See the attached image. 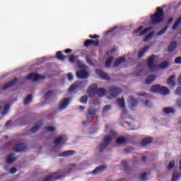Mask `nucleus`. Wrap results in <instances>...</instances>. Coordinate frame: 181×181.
<instances>
[{"label": "nucleus", "mask_w": 181, "mask_h": 181, "mask_svg": "<svg viewBox=\"0 0 181 181\" xmlns=\"http://www.w3.org/2000/svg\"><path fill=\"white\" fill-rule=\"evenodd\" d=\"M177 49V42L173 41L168 47L167 52L168 53H172V52H175Z\"/></svg>", "instance_id": "obj_20"}, {"label": "nucleus", "mask_w": 181, "mask_h": 181, "mask_svg": "<svg viewBox=\"0 0 181 181\" xmlns=\"http://www.w3.org/2000/svg\"><path fill=\"white\" fill-rule=\"evenodd\" d=\"M177 105L179 107V108H181V99H178L177 100Z\"/></svg>", "instance_id": "obj_61"}, {"label": "nucleus", "mask_w": 181, "mask_h": 181, "mask_svg": "<svg viewBox=\"0 0 181 181\" xmlns=\"http://www.w3.org/2000/svg\"><path fill=\"white\" fill-rule=\"evenodd\" d=\"M73 155H76V151L74 150H69L66 151L59 154L61 158H69V156H73Z\"/></svg>", "instance_id": "obj_19"}, {"label": "nucleus", "mask_w": 181, "mask_h": 181, "mask_svg": "<svg viewBox=\"0 0 181 181\" xmlns=\"http://www.w3.org/2000/svg\"><path fill=\"white\" fill-rule=\"evenodd\" d=\"M177 81L179 84H181V75L178 77Z\"/></svg>", "instance_id": "obj_64"}, {"label": "nucleus", "mask_w": 181, "mask_h": 181, "mask_svg": "<svg viewBox=\"0 0 181 181\" xmlns=\"http://www.w3.org/2000/svg\"><path fill=\"white\" fill-rule=\"evenodd\" d=\"M144 29V26H140L139 28L136 29L134 31H133V34L135 35L136 33H139Z\"/></svg>", "instance_id": "obj_51"}, {"label": "nucleus", "mask_w": 181, "mask_h": 181, "mask_svg": "<svg viewBox=\"0 0 181 181\" xmlns=\"http://www.w3.org/2000/svg\"><path fill=\"white\" fill-rule=\"evenodd\" d=\"M117 136V133L114 131H110V136H107L104 138L103 143H102L99 146V151L100 152H103L107 146L111 144L112 141V139Z\"/></svg>", "instance_id": "obj_3"}, {"label": "nucleus", "mask_w": 181, "mask_h": 181, "mask_svg": "<svg viewBox=\"0 0 181 181\" xmlns=\"http://www.w3.org/2000/svg\"><path fill=\"white\" fill-rule=\"evenodd\" d=\"M97 83H93L89 87L88 90L86 91L88 97L91 98L95 95L97 90H98L97 89Z\"/></svg>", "instance_id": "obj_10"}, {"label": "nucleus", "mask_w": 181, "mask_h": 181, "mask_svg": "<svg viewBox=\"0 0 181 181\" xmlns=\"http://www.w3.org/2000/svg\"><path fill=\"white\" fill-rule=\"evenodd\" d=\"M76 59H77V57H76V56L73 55L69 58V62L70 63H76Z\"/></svg>", "instance_id": "obj_52"}, {"label": "nucleus", "mask_w": 181, "mask_h": 181, "mask_svg": "<svg viewBox=\"0 0 181 181\" xmlns=\"http://www.w3.org/2000/svg\"><path fill=\"white\" fill-rule=\"evenodd\" d=\"M151 90L153 93L162 94V95H168L170 93L168 87L161 86L159 84L152 86Z\"/></svg>", "instance_id": "obj_4"}, {"label": "nucleus", "mask_w": 181, "mask_h": 181, "mask_svg": "<svg viewBox=\"0 0 181 181\" xmlns=\"http://www.w3.org/2000/svg\"><path fill=\"white\" fill-rule=\"evenodd\" d=\"M11 109V105L7 104L3 109L2 115H6L9 112V110Z\"/></svg>", "instance_id": "obj_38"}, {"label": "nucleus", "mask_w": 181, "mask_h": 181, "mask_svg": "<svg viewBox=\"0 0 181 181\" xmlns=\"http://www.w3.org/2000/svg\"><path fill=\"white\" fill-rule=\"evenodd\" d=\"M87 86V81H77L73 83L69 88V93H73L76 90H82Z\"/></svg>", "instance_id": "obj_5"}, {"label": "nucleus", "mask_w": 181, "mask_h": 181, "mask_svg": "<svg viewBox=\"0 0 181 181\" xmlns=\"http://www.w3.org/2000/svg\"><path fill=\"white\" fill-rule=\"evenodd\" d=\"M87 101H88V98L87 97V95H83L81 98V103L82 104H86Z\"/></svg>", "instance_id": "obj_47"}, {"label": "nucleus", "mask_w": 181, "mask_h": 181, "mask_svg": "<svg viewBox=\"0 0 181 181\" xmlns=\"http://www.w3.org/2000/svg\"><path fill=\"white\" fill-rule=\"evenodd\" d=\"M125 62V57H119L115 62L113 67H118L121 63H124Z\"/></svg>", "instance_id": "obj_25"}, {"label": "nucleus", "mask_w": 181, "mask_h": 181, "mask_svg": "<svg viewBox=\"0 0 181 181\" xmlns=\"http://www.w3.org/2000/svg\"><path fill=\"white\" fill-rule=\"evenodd\" d=\"M112 62H114V57H109L105 62L106 67H110Z\"/></svg>", "instance_id": "obj_37"}, {"label": "nucleus", "mask_w": 181, "mask_h": 181, "mask_svg": "<svg viewBox=\"0 0 181 181\" xmlns=\"http://www.w3.org/2000/svg\"><path fill=\"white\" fill-rule=\"evenodd\" d=\"M45 129L48 132H54V131H56V127L53 126H48V127H45Z\"/></svg>", "instance_id": "obj_45"}, {"label": "nucleus", "mask_w": 181, "mask_h": 181, "mask_svg": "<svg viewBox=\"0 0 181 181\" xmlns=\"http://www.w3.org/2000/svg\"><path fill=\"white\" fill-rule=\"evenodd\" d=\"M148 50H149V46H146L143 47L141 49H140L138 54L139 59H141V57H142V56H144V54H145V53H146Z\"/></svg>", "instance_id": "obj_23"}, {"label": "nucleus", "mask_w": 181, "mask_h": 181, "mask_svg": "<svg viewBox=\"0 0 181 181\" xmlns=\"http://www.w3.org/2000/svg\"><path fill=\"white\" fill-rule=\"evenodd\" d=\"M165 16V11L160 7L157 8V11L154 15H151V23L152 25H158V23H161L163 22V17Z\"/></svg>", "instance_id": "obj_2"}, {"label": "nucleus", "mask_w": 181, "mask_h": 181, "mask_svg": "<svg viewBox=\"0 0 181 181\" xmlns=\"http://www.w3.org/2000/svg\"><path fill=\"white\" fill-rule=\"evenodd\" d=\"M65 53H66V54H70V53H71V52H73V49H65Z\"/></svg>", "instance_id": "obj_60"}, {"label": "nucleus", "mask_w": 181, "mask_h": 181, "mask_svg": "<svg viewBox=\"0 0 181 181\" xmlns=\"http://www.w3.org/2000/svg\"><path fill=\"white\" fill-rule=\"evenodd\" d=\"M175 78L176 76L175 75L170 76V78L167 80V83L174 87V86L176 85V83H175V81H173Z\"/></svg>", "instance_id": "obj_26"}, {"label": "nucleus", "mask_w": 181, "mask_h": 181, "mask_svg": "<svg viewBox=\"0 0 181 181\" xmlns=\"http://www.w3.org/2000/svg\"><path fill=\"white\" fill-rule=\"evenodd\" d=\"M175 63L176 64H181V57H178L175 58Z\"/></svg>", "instance_id": "obj_54"}, {"label": "nucleus", "mask_w": 181, "mask_h": 181, "mask_svg": "<svg viewBox=\"0 0 181 181\" xmlns=\"http://www.w3.org/2000/svg\"><path fill=\"white\" fill-rule=\"evenodd\" d=\"M137 95H139V97H145V95H146V93L145 92L139 93H137Z\"/></svg>", "instance_id": "obj_59"}, {"label": "nucleus", "mask_w": 181, "mask_h": 181, "mask_svg": "<svg viewBox=\"0 0 181 181\" xmlns=\"http://www.w3.org/2000/svg\"><path fill=\"white\" fill-rule=\"evenodd\" d=\"M153 139L152 137H146L141 140V146H146L149 144H152Z\"/></svg>", "instance_id": "obj_22"}, {"label": "nucleus", "mask_w": 181, "mask_h": 181, "mask_svg": "<svg viewBox=\"0 0 181 181\" xmlns=\"http://www.w3.org/2000/svg\"><path fill=\"white\" fill-rule=\"evenodd\" d=\"M95 73L100 78H102V80H111V78H110L108 74L104 72V71L101 69H96Z\"/></svg>", "instance_id": "obj_12"}, {"label": "nucleus", "mask_w": 181, "mask_h": 181, "mask_svg": "<svg viewBox=\"0 0 181 181\" xmlns=\"http://www.w3.org/2000/svg\"><path fill=\"white\" fill-rule=\"evenodd\" d=\"M86 59L88 64H89L90 66H94V62H93V59H91V57H90V56H86Z\"/></svg>", "instance_id": "obj_46"}, {"label": "nucleus", "mask_w": 181, "mask_h": 181, "mask_svg": "<svg viewBox=\"0 0 181 181\" xmlns=\"http://www.w3.org/2000/svg\"><path fill=\"white\" fill-rule=\"evenodd\" d=\"M91 45L95 47H97L98 46H100V41H98V40H87L83 42V46L85 47H88L91 46Z\"/></svg>", "instance_id": "obj_13"}, {"label": "nucleus", "mask_w": 181, "mask_h": 181, "mask_svg": "<svg viewBox=\"0 0 181 181\" xmlns=\"http://www.w3.org/2000/svg\"><path fill=\"white\" fill-rule=\"evenodd\" d=\"M169 66H170L169 62L167 61H165L159 65V68L161 69L162 70H166V69H168Z\"/></svg>", "instance_id": "obj_31"}, {"label": "nucleus", "mask_w": 181, "mask_h": 181, "mask_svg": "<svg viewBox=\"0 0 181 181\" xmlns=\"http://www.w3.org/2000/svg\"><path fill=\"white\" fill-rule=\"evenodd\" d=\"M125 142H127V139H125L124 136L119 137L116 140V144H117V145L125 144Z\"/></svg>", "instance_id": "obj_35"}, {"label": "nucleus", "mask_w": 181, "mask_h": 181, "mask_svg": "<svg viewBox=\"0 0 181 181\" xmlns=\"http://www.w3.org/2000/svg\"><path fill=\"white\" fill-rule=\"evenodd\" d=\"M13 155H15V153H11L10 155L8 156L7 157V163H13V162H15V160H16V158H12V156H13Z\"/></svg>", "instance_id": "obj_33"}, {"label": "nucleus", "mask_w": 181, "mask_h": 181, "mask_svg": "<svg viewBox=\"0 0 181 181\" xmlns=\"http://www.w3.org/2000/svg\"><path fill=\"white\" fill-rule=\"evenodd\" d=\"M42 127H43V121L40 120L37 122L36 125L33 127L31 129L32 134H36V132H37V131H39Z\"/></svg>", "instance_id": "obj_18"}, {"label": "nucleus", "mask_w": 181, "mask_h": 181, "mask_svg": "<svg viewBox=\"0 0 181 181\" xmlns=\"http://www.w3.org/2000/svg\"><path fill=\"white\" fill-rule=\"evenodd\" d=\"M181 174L179 172H175L173 173V177L171 181H177L180 179Z\"/></svg>", "instance_id": "obj_30"}, {"label": "nucleus", "mask_w": 181, "mask_h": 181, "mask_svg": "<svg viewBox=\"0 0 181 181\" xmlns=\"http://www.w3.org/2000/svg\"><path fill=\"white\" fill-rule=\"evenodd\" d=\"M89 37L90 39H100V35H89Z\"/></svg>", "instance_id": "obj_56"}, {"label": "nucleus", "mask_w": 181, "mask_h": 181, "mask_svg": "<svg viewBox=\"0 0 181 181\" xmlns=\"http://www.w3.org/2000/svg\"><path fill=\"white\" fill-rule=\"evenodd\" d=\"M173 168H175V160H171L169 163L168 165V170H172V169H173Z\"/></svg>", "instance_id": "obj_48"}, {"label": "nucleus", "mask_w": 181, "mask_h": 181, "mask_svg": "<svg viewBox=\"0 0 181 181\" xmlns=\"http://www.w3.org/2000/svg\"><path fill=\"white\" fill-rule=\"evenodd\" d=\"M117 102L120 107H122L123 110L125 108V100L124 98H117Z\"/></svg>", "instance_id": "obj_32"}, {"label": "nucleus", "mask_w": 181, "mask_h": 181, "mask_svg": "<svg viewBox=\"0 0 181 181\" xmlns=\"http://www.w3.org/2000/svg\"><path fill=\"white\" fill-rule=\"evenodd\" d=\"M78 66L79 67V69H83L84 67V65H83V63H81V61L78 60L76 62Z\"/></svg>", "instance_id": "obj_57"}, {"label": "nucleus", "mask_w": 181, "mask_h": 181, "mask_svg": "<svg viewBox=\"0 0 181 181\" xmlns=\"http://www.w3.org/2000/svg\"><path fill=\"white\" fill-rule=\"evenodd\" d=\"M149 30H152V27L145 28L143 31L141 32L139 36H144V35H146Z\"/></svg>", "instance_id": "obj_44"}, {"label": "nucleus", "mask_w": 181, "mask_h": 181, "mask_svg": "<svg viewBox=\"0 0 181 181\" xmlns=\"http://www.w3.org/2000/svg\"><path fill=\"white\" fill-rule=\"evenodd\" d=\"M114 30H115V28H113L110 29V30L107 31L106 33H107V35H108V33H112V32H114Z\"/></svg>", "instance_id": "obj_62"}, {"label": "nucleus", "mask_w": 181, "mask_h": 181, "mask_svg": "<svg viewBox=\"0 0 181 181\" xmlns=\"http://www.w3.org/2000/svg\"><path fill=\"white\" fill-rule=\"evenodd\" d=\"M180 23H181V16L179 17L173 24L172 27L173 30H176L177 28H179V25H180Z\"/></svg>", "instance_id": "obj_28"}, {"label": "nucleus", "mask_w": 181, "mask_h": 181, "mask_svg": "<svg viewBox=\"0 0 181 181\" xmlns=\"http://www.w3.org/2000/svg\"><path fill=\"white\" fill-rule=\"evenodd\" d=\"M76 77L81 80H84L88 78V72L86 69H82L76 73Z\"/></svg>", "instance_id": "obj_14"}, {"label": "nucleus", "mask_w": 181, "mask_h": 181, "mask_svg": "<svg viewBox=\"0 0 181 181\" xmlns=\"http://www.w3.org/2000/svg\"><path fill=\"white\" fill-rule=\"evenodd\" d=\"M122 166L124 168V172H129V167L127 161H122Z\"/></svg>", "instance_id": "obj_40"}, {"label": "nucleus", "mask_w": 181, "mask_h": 181, "mask_svg": "<svg viewBox=\"0 0 181 181\" xmlns=\"http://www.w3.org/2000/svg\"><path fill=\"white\" fill-rule=\"evenodd\" d=\"M27 78L33 81H39V80H45L46 77L38 74L31 73L27 76Z\"/></svg>", "instance_id": "obj_9"}, {"label": "nucleus", "mask_w": 181, "mask_h": 181, "mask_svg": "<svg viewBox=\"0 0 181 181\" xmlns=\"http://www.w3.org/2000/svg\"><path fill=\"white\" fill-rule=\"evenodd\" d=\"M155 59H156V55L152 54L147 61V66L152 73L158 69V65L155 64Z\"/></svg>", "instance_id": "obj_6"}, {"label": "nucleus", "mask_w": 181, "mask_h": 181, "mask_svg": "<svg viewBox=\"0 0 181 181\" xmlns=\"http://www.w3.org/2000/svg\"><path fill=\"white\" fill-rule=\"evenodd\" d=\"M105 93H107V90L104 88H100L98 89V90H96V94L99 97H104V95L105 94Z\"/></svg>", "instance_id": "obj_27"}, {"label": "nucleus", "mask_w": 181, "mask_h": 181, "mask_svg": "<svg viewBox=\"0 0 181 181\" xmlns=\"http://www.w3.org/2000/svg\"><path fill=\"white\" fill-rule=\"evenodd\" d=\"M153 35H155V32H151L145 37L144 42H149L153 37Z\"/></svg>", "instance_id": "obj_36"}, {"label": "nucleus", "mask_w": 181, "mask_h": 181, "mask_svg": "<svg viewBox=\"0 0 181 181\" xmlns=\"http://www.w3.org/2000/svg\"><path fill=\"white\" fill-rule=\"evenodd\" d=\"M52 94H53L52 90H49L48 92L45 93L44 95L45 100H49V98H52Z\"/></svg>", "instance_id": "obj_41"}, {"label": "nucleus", "mask_w": 181, "mask_h": 181, "mask_svg": "<svg viewBox=\"0 0 181 181\" xmlns=\"http://www.w3.org/2000/svg\"><path fill=\"white\" fill-rule=\"evenodd\" d=\"M11 124H12V121L9 120V121L6 122V127H9L11 125Z\"/></svg>", "instance_id": "obj_63"}, {"label": "nucleus", "mask_w": 181, "mask_h": 181, "mask_svg": "<svg viewBox=\"0 0 181 181\" xmlns=\"http://www.w3.org/2000/svg\"><path fill=\"white\" fill-rule=\"evenodd\" d=\"M175 94L177 95H180L181 97V86L178 87L176 90H175Z\"/></svg>", "instance_id": "obj_53"}, {"label": "nucleus", "mask_w": 181, "mask_h": 181, "mask_svg": "<svg viewBox=\"0 0 181 181\" xmlns=\"http://www.w3.org/2000/svg\"><path fill=\"white\" fill-rule=\"evenodd\" d=\"M25 149H26V144L25 143L18 144L13 147L15 152H22Z\"/></svg>", "instance_id": "obj_17"}, {"label": "nucleus", "mask_w": 181, "mask_h": 181, "mask_svg": "<svg viewBox=\"0 0 181 181\" xmlns=\"http://www.w3.org/2000/svg\"><path fill=\"white\" fill-rule=\"evenodd\" d=\"M147 177H148V174H146V173H144L143 174L141 175L140 180L141 181H146Z\"/></svg>", "instance_id": "obj_49"}, {"label": "nucleus", "mask_w": 181, "mask_h": 181, "mask_svg": "<svg viewBox=\"0 0 181 181\" xmlns=\"http://www.w3.org/2000/svg\"><path fill=\"white\" fill-rule=\"evenodd\" d=\"M168 29H169V25H166L162 30H160L158 33H157L158 36H162V35H163V33H165L166 30H168Z\"/></svg>", "instance_id": "obj_43"}, {"label": "nucleus", "mask_w": 181, "mask_h": 181, "mask_svg": "<svg viewBox=\"0 0 181 181\" xmlns=\"http://www.w3.org/2000/svg\"><path fill=\"white\" fill-rule=\"evenodd\" d=\"M106 168H107L106 165L98 166L92 172V174L99 175V173H103V172H104V170H105Z\"/></svg>", "instance_id": "obj_21"}, {"label": "nucleus", "mask_w": 181, "mask_h": 181, "mask_svg": "<svg viewBox=\"0 0 181 181\" xmlns=\"http://www.w3.org/2000/svg\"><path fill=\"white\" fill-rule=\"evenodd\" d=\"M32 94L28 95L23 101L24 105H28V104H30V103H32Z\"/></svg>", "instance_id": "obj_34"}, {"label": "nucleus", "mask_w": 181, "mask_h": 181, "mask_svg": "<svg viewBox=\"0 0 181 181\" xmlns=\"http://www.w3.org/2000/svg\"><path fill=\"white\" fill-rule=\"evenodd\" d=\"M163 112L169 115V114H175V109L173 107H165L163 109Z\"/></svg>", "instance_id": "obj_29"}, {"label": "nucleus", "mask_w": 181, "mask_h": 181, "mask_svg": "<svg viewBox=\"0 0 181 181\" xmlns=\"http://www.w3.org/2000/svg\"><path fill=\"white\" fill-rule=\"evenodd\" d=\"M19 81V79L18 78H14L11 81L8 82L2 87V90H8V88H11V87H13L16 83Z\"/></svg>", "instance_id": "obj_15"}, {"label": "nucleus", "mask_w": 181, "mask_h": 181, "mask_svg": "<svg viewBox=\"0 0 181 181\" xmlns=\"http://www.w3.org/2000/svg\"><path fill=\"white\" fill-rule=\"evenodd\" d=\"M67 77L69 81H73V80L74 79V78L73 77V74H71V73H69L67 74Z\"/></svg>", "instance_id": "obj_55"}, {"label": "nucleus", "mask_w": 181, "mask_h": 181, "mask_svg": "<svg viewBox=\"0 0 181 181\" xmlns=\"http://www.w3.org/2000/svg\"><path fill=\"white\" fill-rule=\"evenodd\" d=\"M16 172H18V169H16V168H12L10 170V173H11L12 175L15 174Z\"/></svg>", "instance_id": "obj_58"}, {"label": "nucleus", "mask_w": 181, "mask_h": 181, "mask_svg": "<svg viewBox=\"0 0 181 181\" xmlns=\"http://www.w3.org/2000/svg\"><path fill=\"white\" fill-rule=\"evenodd\" d=\"M111 110V105H107L103 107V112H108Z\"/></svg>", "instance_id": "obj_50"}, {"label": "nucleus", "mask_w": 181, "mask_h": 181, "mask_svg": "<svg viewBox=\"0 0 181 181\" xmlns=\"http://www.w3.org/2000/svg\"><path fill=\"white\" fill-rule=\"evenodd\" d=\"M155 78H156V76L155 75H151L146 79V84L149 85L152 84L155 81Z\"/></svg>", "instance_id": "obj_24"}, {"label": "nucleus", "mask_w": 181, "mask_h": 181, "mask_svg": "<svg viewBox=\"0 0 181 181\" xmlns=\"http://www.w3.org/2000/svg\"><path fill=\"white\" fill-rule=\"evenodd\" d=\"M129 103H130L129 108H130V110L134 111V110H135V108H136V107L138 105V100H136L134 98V96H129Z\"/></svg>", "instance_id": "obj_16"}, {"label": "nucleus", "mask_w": 181, "mask_h": 181, "mask_svg": "<svg viewBox=\"0 0 181 181\" xmlns=\"http://www.w3.org/2000/svg\"><path fill=\"white\" fill-rule=\"evenodd\" d=\"M95 114H97V110L95 109L89 108L86 115L87 122H88L89 124H91V122H93V118L95 117Z\"/></svg>", "instance_id": "obj_7"}, {"label": "nucleus", "mask_w": 181, "mask_h": 181, "mask_svg": "<svg viewBox=\"0 0 181 181\" xmlns=\"http://www.w3.org/2000/svg\"><path fill=\"white\" fill-rule=\"evenodd\" d=\"M73 170L69 168L68 170H61L55 173H50L43 181H56L64 177L69 173H71Z\"/></svg>", "instance_id": "obj_1"}, {"label": "nucleus", "mask_w": 181, "mask_h": 181, "mask_svg": "<svg viewBox=\"0 0 181 181\" xmlns=\"http://www.w3.org/2000/svg\"><path fill=\"white\" fill-rule=\"evenodd\" d=\"M57 59H58V60H62L64 61L65 58H64V55L62 54V52L61 51H58L57 52Z\"/></svg>", "instance_id": "obj_39"}, {"label": "nucleus", "mask_w": 181, "mask_h": 181, "mask_svg": "<svg viewBox=\"0 0 181 181\" xmlns=\"http://www.w3.org/2000/svg\"><path fill=\"white\" fill-rule=\"evenodd\" d=\"M62 142H63V136H60L59 137L55 139L54 144V145H60Z\"/></svg>", "instance_id": "obj_42"}, {"label": "nucleus", "mask_w": 181, "mask_h": 181, "mask_svg": "<svg viewBox=\"0 0 181 181\" xmlns=\"http://www.w3.org/2000/svg\"><path fill=\"white\" fill-rule=\"evenodd\" d=\"M121 93H122V90L115 86H111L107 92L111 97H118Z\"/></svg>", "instance_id": "obj_8"}, {"label": "nucleus", "mask_w": 181, "mask_h": 181, "mask_svg": "<svg viewBox=\"0 0 181 181\" xmlns=\"http://www.w3.org/2000/svg\"><path fill=\"white\" fill-rule=\"evenodd\" d=\"M69 104H70V98H64L59 103V110L60 111H63V110H66V108L69 107Z\"/></svg>", "instance_id": "obj_11"}]
</instances>
